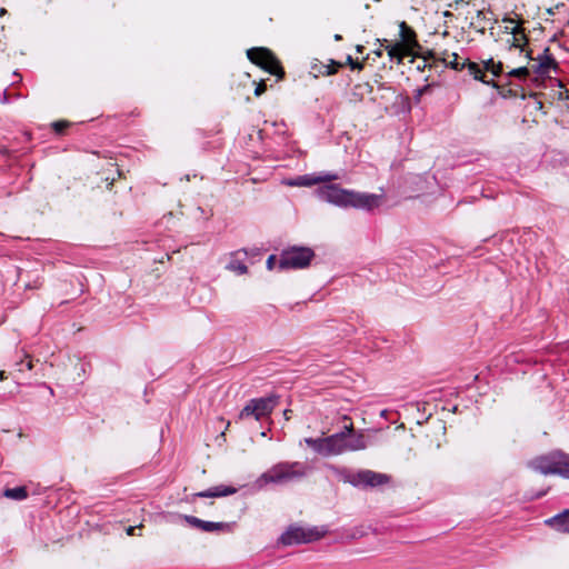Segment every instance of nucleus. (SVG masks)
<instances>
[{
    "mask_svg": "<svg viewBox=\"0 0 569 569\" xmlns=\"http://www.w3.org/2000/svg\"><path fill=\"white\" fill-rule=\"evenodd\" d=\"M290 413H291V410H284L283 415H284V418H286L287 420H289V419H290Z\"/></svg>",
    "mask_w": 569,
    "mask_h": 569,
    "instance_id": "473e14b6",
    "label": "nucleus"
},
{
    "mask_svg": "<svg viewBox=\"0 0 569 569\" xmlns=\"http://www.w3.org/2000/svg\"><path fill=\"white\" fill-rule=\"evenodd\" d=\"M317 194L320 200L339 207H351L352 191L341 189L336 184L319 188Z\"/></svg>",
    "mask_w": 569,
    "mask_h": 569,
    "instance_id": "9d476101",
    "label": "nucleus"
},
{
    "mask_svg": "<svg viewBox=\"0 0 569 569\" xmlns=\"http://www.w3.org/2000/svg\"><path fill=\"white\" fill-rule=\"evenodd\" d=\"M277 403L278 397L276 396L251 399L239 412V419L242 420L249 417H253L259 421L270 416Z\"/></svg>",
    "mask_w": 569,
    "mask_h": 569,
    "instance_id": "0eeeda50",
    "label": "nucleus"
},
{
    "mask_svg": "<svg viewBox=\"0 0 569 569\" xmlns=\"http://www.w3.org/2000/svg\"><path fill=\"white\" fill-rule=\"evenodd\" d=\"M266 90H267V86H266L264 81H260V82L257 84L256 89H254V94H256L257 97H259V96H261Z\"/></svg>",
    "mask_w": 569,
    "mask_h": 569,
    "instance_id": "c85d7f7f",
    "label": "nucleus"
},
{
    "mask_svg": "<svg viewBox=\"0 0 569 569\" xmlns=\"http://www.w3.org/2000/svg\"><path fill=\"white\" fill-rule=\"evenodd\" d=\"M3 496L13 500H24L28 497L26 487L8 488L3 491Z\"/></svg>",
    "mask_w": 569,
    "mask_h": 569,
    "instance_id": "412c9836",
    "label": "nucleus"
},
{
    "mask_svg": "<svg viewBox=\"0 0 569 569\" xmlns=\"http://www.w3.org/2000/svg\"><path fill=\"white\" fill-rule=\"evenodd\" d=\"M341 63H342V66H345V64L350 66V68L352 70H361L362 69V63L359 62L358 60H355L350 54H348L346 57V61L341 62Z\"/></svg>",
    "mask_w": 569,
    "mask_h": 569,
    "instance_id": "a878e982",
    "label": "nucleus"
},
{
    "mask_svg": "<svg viewBox=\"0 0 569 569\" xmlns=\"http://www.w3.org/2000/svg\"><path fill=\"white\" fill-rule=\"evenodd\" d=\"M305 442L317 453L329 457L346 452V439L342 433H335L325 438H306Z\"/></svg>",
    "mask_w": 569,
    "mask_h": 569,
    "instance_id": "7ed1b4c3",
    "label": "nucleus"
},
{
    "mask_svg": "<svg viewBox=\"0 0 569 569\" xmlns=\"http://www.w3.org/2000/svg\"><path fill=\"white\" fill-rule=\"evenodd\" d=\"M4 13H6V9H1L0 14H4Z\"/></svg>",
    "mask_w": 569,
    "mask_h": 569,
    "instance_id": "4c0bfd02",
    "label": "nucleus"
},
{
    "mask_svg": "<svg viewBox=\"0 0 569 569\" xmlns=\"http://www.w3.org/2000/svg\"><path fill=\"white\" fill-rule=\"evenodd\" d=\"M227 269L238 274H244L248 272V267L237 259H231L227 264Z\"/></svg>",
    "mask_w": 569,
    "mask_h": 569,
    "instance_id": "5701e85b",
    "label": "nucleus"
},
{
    "mask_svg": "<svg viewBox=\"0 0 569 569\" xmlns=\"http://www.w3.org/2000/svg\"><path fill=\"white\" fill-rule=\"evenodd\" d=\"M308 471V467L305 462L293 461V462H279L263 472L259 479L258 483L260 486L268 483L276 485H286L289 482L301 480L306 477Z\"/></svg>",
    "mask_w": 569,
    "mask_h": 569,
    "instance_id": "f257e3e1",
    "label": "nucleus"
},
{
    "mask_svg": "<svg viewBox=\"0 0 569 569\" xmlns=\"http://www.w3.org/2000/svg\"><path fill=\"white\" fill-rule=\"evenodd\" d=\"M441 36L447 37V36H449V33H448V31H443V32L441 33Z\"/></svg>",
    "mask_w": 569,
    "mask_h": 569,
    "instance_id": "e433bc0d",
    "label": "nucleus"
},
{
    "mask_svg": "<svg viewBox=\"0 0 569 569\" xmlns=\"http://www.w3.org/2000/svg\"><path fill=\"white\" fill-rule=\"evenodd\" d=\"M351 207L357 209L371 210L378 208L383 200L382 194L376 193H361L352 191Z\"/></svg>",
    "mask_w": 569,
    "mask_h": 569,
    "instance_id": "ddd939ff",
    "label": "nucleus"
},
{
    "mask_svg": "<svg viewBox=\"0 0 569 569\" xmlns=\"http://www.w3.org/2000/svg\"><path fill=\"white\" fill-rule=\"evenodd\" d=\"M357 51H361V46H357Z\"/></svg>",
    "mask_w": 569,
    "mask_h": 569,
    "instance_id": "58836bf2",
    "label": "nucleus"
},
{
    "mask_svg": "<svg viewBox=\"0 0 569 569\" xmlns=\"http://www.w3.org/2000/svg\"><path fill=\"white\" fill-rule=\"evenodd\" d=\"M555 475L569 479V453L556 450Z\"/></svg>",
    "mask_w": 569,
    "mask_h": 569,
    "instance_id": "f3484780",
    "label": "nucleus"
},
{
    "mask_svg": "<svg viewBox=\"0 0 569 569\" xmlns=\"http://www.w3.org/2000/svg\"><path fill=\"white\" fill-rule=\"evenodd\" d=\"M339 433H342L345 436V439H348L349 437L356 433L353 425L349 423L345 426L343 430L340 431Z\"/></svg>",
    "mask_w": 569,
    "mask_h": 569,
    "instance_id": "cd10ccee",
    "label": "nucleus"
},
{
    "mask_svg": "<svg viewBox=\"0 0 569 569\" xmlns=\"http://www.w3.org/2000/svg\"><path fill=\"white\" fill-rule=\"evenodd\" d=\"M68 126L67 122H63V121H58V122H54L53 123V129L57 133H61L64 128Z\"/></svg>",
    "mask_w": 569,
    "mask_h": 569,
    "instance_id": "c756f323",
    "label": "nucleus"
},
{
    "mask_svg": "<svg viewBox=\"0 0 569 569\" xmlns=\"http://www.w3.org/2000/svg\"><path fill=\"white\" fill-rule=\"evenodd\" d=\"M134 530H136V527H129V528L127 529V533H128V535H133Z\"/></svg>",
    "mask_w": 569,
    "mask_h": 569,
    "instance_id": "72a5a7b5",
    "label": "nucleus"
},
{
    "mask_svg": "<svg viewBox=\"0 0 569 569\" xmlns=\"http://www.w3.org/2000/svg\"><path fill=\"white\" fill-rule=\"evenodd\" d=\"M315 252L308 247H290L280 253L279 268L302 269L310 264Z\"/></svg>",
    "mask_w": 569,
    "mask_h": 569,
    "instance_id": "39448f33",
    "label": "nucleus"
},
{
    "mask_svg": "<svg viewBox=\"0 0 569 569\" xmlns=\"http://www.w3.org/2000/svg\"><path fill=\"white\" fill-rule=\"evenodd\" d=\"M483 69L486 71H490L495 77H498L503 72L502 63L500 61L495 62L492 58L483 62Z\"/></svg>",
    "mask_w": 569,
    "mask_h": 569,
    "instance_id": "4be33fe9",
    "label": "nucleus"
},
{
    "mask_svg": "<svg viewBox=\"0 0 569 569\" xmlns=\"http://www.w3.org/2000/svg\"><path fill=\"white\" fill-rule=\"evenodd\" d=\"M503 22L506 23V30L508 32H510L512 36H518L519 33H521L522 36H526L525 34V31L523 30H520V24L517 20L515 19H505Z\"/></svg>",
    "mask_w": 569,
    "mask_h": 569,
    "instance_id": "b1692460",
    "label": "nucleus"
},
{
    "mask_svg": "<svg viewBox=\"0 0 569 569\" xmlns=\"http://www.w3.org/2000/svg\"><path fill=\"white\" fill-rule=\"evenodd\" d=\"M398 36H417L415 31L405 22L402 21L399 24V33Z\"/></svg>",
    "mask_w": 569,
    "mask_h": 569,
    "instance_id": "bb28decb",
    "label": "nucleus"
},
{
    "mask_svg": "<svg viewBox=\"0 0 569 569\" xmlns=\"http://www.w3.org/2000/svg\"><path fill=\"white\" fill-rule=\"evenodd\" d=\"M340 480L353 487L376 488L390 482V476L372 470H359L357 472L342 469L338 471Z\"/></svg>",
    "mask_w": 569,
    "mask_h": 569,
    "instance_id": "f03ea898",
    "label": "nucleus"
},
{
    "mask_svg": "<svg viewBox=\"0 0 569 569\" xmlns=\"http://www.w3.org/2000/svg\"><path fill=\"white\" fill-rule=\"evenodd\" d=\"M342 67V63L340 62H337L335 60H330V63L329 64H323V63H315L312 67H311V73L315 76V77H318L319 74H322V76H330V74H333L338 71L339 68Z\"/></svg>",
    "mask_w": 569,
    "mask_h": 569,
    "instance_id": "a211bd4d",
    "label": "nucleus"
},
{
    "mask_svg": "<svg viewBox=\"0 0 569 569\" xmlns=\"http://www.w3.org/2000/svg\"><path fill=\"white\" fill-rule=\"evenodd\" d=\"M10 100V93L8 92V90H4L2 93H1V98H0V101L1 103H8Z\"/></svg>",
    "mask_w": 569,
    "mask_h": 569,
    "instance_id": "2f4dec72",
    "label": "nucleus"
},
{
    "mask_svg": "<svg viewBox=\"0 0 569 569\" xmlns=\"http://www.w3.org/2000/svg\"><path fill=\"white\" fill-rule=\"evenodd\" d=\"M445 63L455 70H462L466 67L468 71L476 80H481L482 82L489 84L490 81L483 78V69L480 68L479 64L475 62H470L467 59H461L457 53L448 54L447 58L443 59Z\"/></svg>",
    "mask_w": 569,
    "mask_h": 569,
    "instance_id": "9b49d317",
    "label": "nucleus"
},
{
    "mask_svg": "<svg viewBox=\"0 0 569 569\" xmlns=\"http://www.w3.org/2000/svg\"><path fill=\"white\" fill-rule=\"evenodd\" d=\"M367 448V442L365 440V436L361 432H356L348 439H346V452L347 451H358Z\"/></svg>",
    "mask_w": 569,
    "mask_h": 569,
    "instance_id": "aec40b11",
    "label": "nucleus"
},
{
    "mask_svg": "<svg viewBox=\"0 0 569 569\" xmlns=\"http://www.w3.org/2000/svg\"><path fill=\"white\" fill-rule=\"evenodd\" d=\"M26 366H27V369H29V370L32 369V362L31 361H28Z\"/></svg>",
    "mask_w": 569,
    "mask_h": 569,
    "instance_id": "c9c22d12",
    "label": "nucleus"
},
{
    "mask_svg": "<svg viewBox=\"0 0 569 569\" xmlns=\"http://www.w3.org/2000/svg\"><path fill=\"white\" fill-rule=\"evenodd\" d=\"M236 492H237V489L234 487L219 485V486L209 488L208 490L197 492V493H194V497L219 498V497H227V496L233 495Z\"/></svg>",
    "mask_w": 569,
    "mask_h": 569,
    "instance_id": "dca6fc26",
    "label": "nucleus"
},
{
    "mask_svg": "<svg viewBox=\"0 0 569 569\" xmlns=\"http://www.w3.org/2000/svg\"><path fill=\"white\" fill-rule=\"evenodd\" d=\"M7 379L6 372L0 370V380Z\"/></svg>",
    "mask_w": 569,
    "mask_h": 569,
    "instance_id": "f704fd0d",
    "label": "nucleus"
},
{
    "mask_svg": "<svg viewBox=\"0 0 569 569\" xmlns=\"http://www.w3.org/2000/svg\"><path fill=\"white\" fill-rule=\"evenodd\" d=\"M183 519L192 527L198 528L206 532H212V531H221L229 528V525L226 522H212V521H204L201 520L194 516H183Z\"/></svg>",
    "mask_w": 569,
    "mask_h": 569,
    "instance_id": "2eb2a0df",
    "label": "nucleus"
},
{
    "mask_svg": "<svg viewBox=\"0 0 569 569\" xmlns=\"http://www.w3.org/2000/svg\"><path fill=\"white\" fill-rule=\"evenodd\" d=\"M528 467L545 476L555 475L556 450L530 460Z\"/></svg>",
    "mask_w": 569,
    "mask_h": 569,
    "instance_id": "f8f14e48",
    "label": "nucleus"
},
{
    "mask_svg": "<svg viewBox=\"0 0 569 569\" xmlns=\"http://www.w3.org/2000/svg\"><path fill=\"white\" fill-rule=\"evenodd\" d=\"M247 57L252 63L261 67L270 74L277 76L278 79L283 78L284 71L270 50L266 48H251L247 51Z\"/></svg>",
    "mask_w": 569,
    "mask_h": 569,
    "instance_id": "6e6552de",
    "label": "nucleus"
},
{
    "mask_svg": "<svg viewBox=\"0 0 569 569\" xmlns=\"http://www.w3.org/2000/svg\"><path fill=\"white\" fill-rule=\"evenodd\" d=\"M274 263H276V256L271 254L268 259H267V268L269 270H272L274 268Z\"/></svg>",
    "mask_w": 569,
    "mask_h": 569,
    "instance_id": "7c9ffc66",
    "label": "nucleus"
},
{
    "mask_svg": "<svg viewBox=\"0 0 569 569\" xmlns=\"http://www.w3.org/2000/svg\"><path fill=\"white\" fill-rule=\"evenodd\" d=\"M417 38H406L402 37L399 40L392 41L388 38H383L382 47L388 51V54L391 60L401 63L406 57H416L418 56V50H420V46L416 41Z\"/></svg>",
    "mask_w": 569,
    "mask_h": 569,
    "instance_id": "423d86ee",
    "label": "nucleus"
},
{
    "mask_svg": "<svg viewBox=\"0 0 569 569\" xmlns=\"http://www.w3.org/2000/svg\"><path fill=\"white\" fill-rule=\"evenodd\" d=\"M337 179L338 174L335 173L305 174L290 180L288 184L292 187H311L321 182H328Z\"/></svg>",
    "mask_w": 569,
    "mask_h": 569,
    "instance_id": "4468645a",
    "label": "nucleus"
},
{
    "mask_svg": "<svg viewBox=\"0 0 569 569\" xmlns=\"http://www.w3.org/2000/svg\"><path fill=\"white\" fill-rule=\"evenodd\" d=\"M547 523L552 526L556 530L561 532H569V510H565L551 519L547 520Z\"/></svg>",
    "mask_w": 569,
    "mask_h": 569,
    "instance_id": "6ab92c4d",
    "label": "nucleus"
},
{
    "mask_svg": "<svg viewBox=\"0 0 569 569\" xmlns=\"http://www.w3.org/2000/svg\"><path fill=\"white\" fill-rule=\"evenodd\" d=\"M327 530L319 527H299L290 526L280 537V542L283 546H292L300 543H310L321 539Z\"/></svg>",
    "mask_w": 569,
    "mask_h": 569,
    "instance_id": "20e7f679",
    "label": "nucleus"
},
{
    "mask_svg": "<svg viewBox=\"0 0 569 569\" xmlns=\"http://www.w3.org/2000/svg\"><path fill=\"white\" fill-rule=\"evenodd\" d=\"M528 43V38H512V44L511 48H515V50H519V52L525 51V46Z\"/></svg>",
    "mask_w": 569,
    "mask_h": 569,
    "instance_id": "393cba45",
    "label": "nucleus"
},
{
    "mask_svg": "<svg viewBox=\"0 0 569 569\" xmlns=\"http://www.w3.org/2000/svg\"><path fill=\"white\" fill-rule=\"evenodd\" d=\"M526 58L533 61V63L530 67H519L516 69H512L508 72L509 77H516L519 79H526L530 71L545 76L548 74L549 71L555 67V61L547 56H539L537 59L532 58L530 56V51H527Z\"/></svg>",
    "mask_w": 569,
    "mask_h": 569,
    "instance_id": "1a4fd4ad",
    "label": "nucleus"
}]
</instances>
